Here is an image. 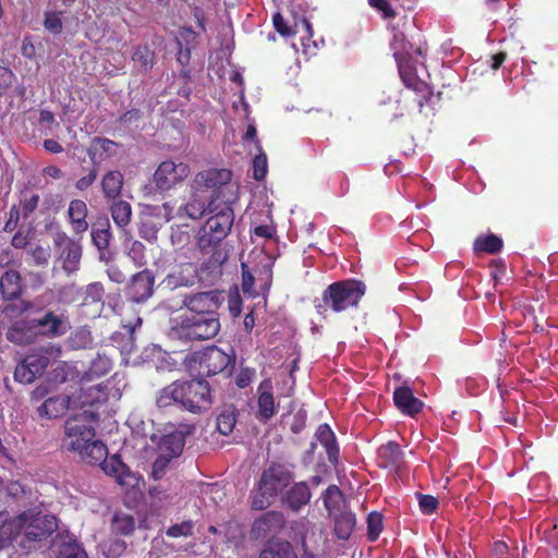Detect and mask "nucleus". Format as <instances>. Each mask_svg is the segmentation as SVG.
Masks as SVG:
<instances>
[{"label":"nucleus","mask_w":558,"mask_h":558,"mask_svg":"<svg viewBox=\"0 0 558 558\" xmlns=\"http://www.w3.org/2000/svg\"><path fill=\"white\" fill-rule=\"evenodd\" d=\"M112 367V362L106 355H98L89 367V373L92 376H102L106 375Z\"/></svg>","instance_id":"45"},{"label":"nucleus","mask_w":558,"mask_h":558,"mask_svg":"<svg viewBox=\"0 0 558 558\" xmlns=\"http://www.w3.org/2000/svg\"><path fill=\"white\" fill-rule=\"evenodd\" d=\"M93 243L99 251L106 250L109 246L111 240V232L109 229V222L105 221L102 228H96L92 230Z\"/></svg>","instance_id":"39"},{"label":"nucleus","mask_w":558,"mask_h":558,"mask_svg":"<svg viewBox=\"0 0 558 558\" xmlns=\"http://www.w3.org/2000/svg\"><path fill=\"white\" fill-rule=\"evenodd\" d=\"M20 515H25L23 519L24 539L21 546L31 549V543L40 542L57 530V519L51 514L36 513L34 510L25 511Z\"/></svg>","instance_id":"6"},{"label":"nucleus","mask_w":558,"mask_h":558,"mask_svg":"<svg viewBox=\"0 0 558 558\" xmlns=\"http://www.w3.org/2000/svg\"><path fill=\"white\" fill-rule=\"evenodd\" d=\"M76 240L70 238L65 232L59 231L53 235V243L54 245L61 251L64 247H69L73 243H75Z\"/></svg>","instance_id":"59"},{"label":"nucleus","mask_w":558,"mask_h":558,"mask_svg":"<svg viewBox=\"0 0 558 558\" xmlns=\"http://www.w3.org/2000/svg\"><path fill=\"white\" fill-rule=\"evenodd\" d=\"M110 214L114 225L125 230L132 219V206L129 202L122 199H113L110 205Z\"/></svg>","instance_id":"27"},{"label":"nucleus","mask_w":558,"mask_h":558,"mask_svg":"<svg viewBox=\"0 0 558 558\" xmlns=\"http://www.w3.org/2000/svg\"><path fill=\"white\" fill-rule=\"evenodd\" d=\"M253 375H254V372L251 371V369H244L242 371L238 377H236V385L240 387V388H245L246 386L250 385V383L252 381V378H253Z\"/></svg>","instance_id":"61"},{"label":"nucleus","mask_w":558,"mask_h":558,"mask_svg":"<svg viewBox=\"0 0 558 558\" xmlns=\"http://www.w3.org/2000/svg\"><path fill=\"white\" fill-rule=\"evenodd\" d=\"M220 330L218 314H179L170 320V336L185 341L208 340Z\"/></svg>","instance_id":"3"},{"label":"nucleus","mask_w":558,"mask_h":558,"mask_svg":"<svg viewBox=\"0 0 558 558\" xmlns=\"http://www.w3.org/2000/svg\"><path fill=\"white\" fill-rule=\"evenodd\" d=\"M44 147L47 151L58 154L63 150L62 146L54 140H46L44 142Z\"/></svg>","instance_id":"63"},{"label":"nucleus","mask_w":558,"mask_h":558,"mask_svg":"<svg viewBox=\"0 0 558 558\" xmlns=\"http://www.w3.org/2000/svg\"><path fill=\"white\" fill-rule=\"evenodd\" d=\"M72 397L76 400L77 412H83L84 409L93 410L94 404L107 401V393L104 390L102 384L81 387L72 392Z\"/></svg>","instance_id":"18"},{"label":"nucleus","mask_w":558,"mask_h":558,"mask_svg":"<svg viewBox=\"0 0 558 558\" xmlns=\"http://www.w3.org/2000/svg\"><path fill=\"white\" fill-rule=\"evenodd\" d=\"M132 59L138 63L141 68L147 70L153 66L154 52L147 46H141L136 48Z\"/></svg>","instance_id":"43"},{"label":"nucleus","mask_w":558,"mask_h":558,"mask_svg":"<svg viewBox=\"0 0 558 558\" xmlns=\"http://www.w3.org/2000/svg\"><path fill=\"white\" fill-rule=\"evenodd\" d=\"M502 247V241L497 235L490 234L485 238H477L474 242L476 252L497 253Z\"/></svg>","instance_id":"35"},{"label":"nucleus","mask_w":558,"mask_h":558,"mask_svg":"<svg viewBox=\"0 0 558 558\" xmlns=\"http://www.w3.org/2000/svg\"><path fill=\"white\" fill-rule=\"evenodd\" d=\"M266 173L267 158L264 153H260L253 160V175L255 180L260 181L265 178Z\"/></svg>","instance_id":"50"},{"label":"nucleus","mask_w":558,"mask_h":558,"mask_svg":"<svg viewBox=\"0 0 558 558\" xmlns=\"http://www.w3.org/2000/svg\"><path fill=\"white\" fill-rule=\"evenodd\" d=\"M36 377L37 375H35V373L31 371L29 367L24 366L22 363H20L15 368L14 378L19 383L31 384L35 380Z\"/></svg>","instance_id":"52"},{"label":"nucleus","mask_w":558,"mask_h":558,"mask_svg":"<svg viewBox=\"0 0 558 558\" xmlns=\"http://www.w3.org/2000/svg\"><path fill=\"white\" fill-rule=\"evenodd\" d=\"M33 262L38 266L48 264L50 257L49 247L36 246L31 251Z\"/></svg>","instance_id":"53"},{"label":"nucleus","mask_w":558,"mask_h":558,"mask_svg":"<svg viewBox=\"0 0 558 558\" xmlns=\"http://www.w3.org/2000/svg\"><path fill=\"white\" fill-rule=\"evenodd\" d=\"M369 4L384 13L386 17L395 16V11L387 0H368Z\"/></svg>","instance_id":"60"},{"label":"nucleus","mask_w":558,"mask_h":558,"mask_svg":"<svg viewBox=\"0 0 558 558\" xmlns=\"http://www.w3.org/2000/svg\"><path fill=\"white\" fill-rule=\"evenodd\" d=\"M157 453H158V456H157L155 462L153 463V470H151V475L154 476L155 480H158L163 476L169 462L172 460V458H170V457H167L159 452H157Z\"/></svg>","instance_id":"51"},{"label":"nucleus","mask_w":558,"mask_h":558,"mask_svg":"<svg viewBox=\"0 0 558 558\" xmlns=\"http://www.w3.org/2000/svg\"><path fill=\"white\" fill-rule=\"evenodd\" d=\"M271 381L266 379L258 386V417L267 421L276 413L277 405L272 396Z\"/></svg>","instance_id":"22"},{"label":"nucleus","mask_w":558,"mask_h":558,"mask_svg":"<svg viewBox=\"0 0 558 558\" xmlns=\"http://www.w3.org/2000/svg\"><path fill=\"white\" fill-rule=\"evenodd\" d=\"M378 456L383 466L395 468L401 463L403 454L398 444L388 442L379 448Z\"/></svg>","instance_id":"31"},{"label":"nucleus","mask_w":558,"mask_h":558,"mask_svg":"<svg viewBox=\"0 0 558 558\" xmlns=\"http://www.w3.org/2000/svg\"><path fill=\"white\" fill-rule=\"evenodd\" d=\"M44 26L53 35L60 34L62 31V21L59 14L56 12H46Z\"/></svg>","instance_id":"48"},{"label":"nucleus","mask_w":558,"mask_h":558,"mask_svg":"<svg viewBox=\"0 0 558 558\" xmlns=\"http://www.w3.org/2000/svg\"><path fill=\"white\" fill-rule=\"evenodd\" d=\"M231 180V172L227 169H209L196 174L192 189L193 191L205 192V190H213L216 194L214 199H218L219 195L223 193L226 186Z\"/></svg>","instance_id":"10"},{"label":"nucleus","mask_w":558,"mask_h":558,"mask_svg":"<svg viewBox=\"0 0 558 558\" xmlns=\"http://www.w3.org/2000/svg\"><path fill=\"white\" fill-rule=\"evenodd\" d=\"M124 549V543L121 541H112L109 544H105L102 547V550L108 558H118Z\"/></svg>","instance_id":"55"},{"label":"nucleus","mask_w":558,"mask_h":558,"mask_svg":"<svg viewBox=\"0 0 558 558\" xmlns=\"http://www.w3.org/2000/svg\"><path fill=\"white\" fill-rule=\"evenodd\" d=\"M207 197L202 194L199 191H194L192 199L184 206V210L186 215L192 219H199L203 215L208 213H214L217 210L216 199H211L210 203L206 206Z\"/></svg>","instance_id":"25"},{"label":"nucleus","mask_w":558,"mask_h":558,"mask_svg":"<svg viewBox=\"0 0 558 558\" xmlns=\"http://www.w3.org/2000/svg\"><path fill=\"white\" fill-rule=\"evenodd\" d=\"M214 215L208 218L204 226V233L209 236L207 244L218 243L225 239L231 230L234 220L233 209L230 206V201H226L222 208L213 213Z\"/></svg>","instance_id":"8"},{"label":"nucleus","mask_w":558,"mask_h":558,"mask_svg":"<svg viewBox=\"0 0 558 558\" xmlns=\"http://www.w3.org/2000/svg\"><path fill=\"white\" fill-rule=\"evenodd\" d=\"M25 515H11L7 510L0 511V550L12 546L21 535Z\"/></svg>","instance_id":"14"},{"label":"nucleus","mask_w":558,"mask_h":558,"mask_svg":"<svg viewBox=\"0 0 558 558\" xmlns=\"http://www.w3.org/2000/svg\"><path fill=\"white\" fill-rule=\"evenodd\" d=\"M61 554L65 558H87L85 549L76 541L63 543Z\"/></svg>","instance_id":"47"},{"label":"nucleus","mask_w":558,"mask_h":558,"mask_svg":"<svg viewBox=\"0 0 558 558\" xmlns=\"http://www.w3.org/2000/svg\"><path fill=\"white\" fill-rule=\"evenodd\" d=\"M68 411H71V414L77 413L76 400L73 399L72 393L48 398L38 408L39 415L47 418L59 417Z\"/></svg>","instance_id":"16"},{"label":"nucleus","mask_w":558,"mask_h":558,"mask_svg":"<svg viewBox=\"0 0 558 558\" xmlns=\"http://www.w3.org/2000/svg\"><path fill=\"white\" fill-rule=\"evenodd\" d=\"M105 294L104 286L99 282H93L86 287L84 305L101 304Z\"/></svg>","instance_id":"41"},{"label":"nucleus","mask_w":558,"mask_h":558,"mask_svg":"<svg viewBox=\"0 0 558 558\" xmlns=\"http://www.w3.org/2000/svg\"><path fill=\"white\" fill-rule=\"evenodd\" d=\"M101 462L104 471L107 474L114 476L120 485L130 484V478L132 476L126 472L125 464L118 457L113 456L109 460L105 458Z\"/></svg>","instance_id":"29"},{"label":"nucleus","mask_w":558,"mask_h":558,"mask_svg":"<svg viewBox=\"0 0 558 558\" xmlns=\"http://www.w3.org/2000/svg\"><path fill=\"white\" fill-rule=\"evenodd\" d=\"M141 325L142 318L140 316H136L133 320H123V331H118L112 335V344L123 356H128L134 351V331Z\"/></svg>","instance_id":"17"},{"label":"nucleus","mask_w":558,"mask_h":558,"mask_svg":"<svg viewBox=\"0 0 558 558\" xmlns=\"http://www.w3.org/2000/svg\"><path fill=\"white\" fill-rule=\"evenodd\" d=\"M125 248L128 256L137 267H142L146 264L145 246L142 242L129 240L125 244Z\"/></svg>","instance_id":"36"},{"label":"nucleus","mask_w":558,"mask_h":558,"mask_svg":"<svg viewBox=\"0 0 558 558\" xmlns=\"http://www.w3.org/2000/svg\"><path fill=\"white\" fill-rule=\"evenodd\" d=\"M272 23L276 31L284 37L292 36L295 33V31L287 25L283 16L280 13L274 14Z\"/></svg>","instance_id":"54"},{"label":"nucleus","mask_w":558,"mask_h":558,"mask_svg":"<svg viewBox=\"0 0 558 558\" xmlns=\"http://www.w3.org/2000/svg\"><path fill=\"white\" fill-rule=\"evenodd\" d=\"M220 301L219 295L215 291L201 292L196 294L186 295L183 300V305L187 308L183 314H217Z\"/></svg>","instance_id":"12"},{"label":"nucleus","mask_w":558,"mask_h":558,"mask_svg":"<svg viewBox=\"0 0 558 558\" xmlns=\"http://www.w3.org/2000/svg\"><path fill=\"white\" fill-rule=\"evenodd\" d=\"M189 174L190 168L186 163L166 160L155 171L154 182L159 190L168 191L182 183Z\"/></svg>","instance_id":"9"},{"label":"nucleus","mask_w":558,"mask_h":558,"mask_svg":"<svg viewBox=\"0 0 558 558\" xmlns=\"http://www.w3.org/2000/svg\"><path fill=\"white\" fill-rule=\"evenodd\" d=\"M396 407L408 415H415L423 408V402L414 397L412 390L408 387H399L393 392Z\"/></svg>","instance_id":"21"},{"label":"nucleus","mask_w":558,"mask_h":558,"mask_svg":"<svg viewBox=\"0 0 558 558\" xmlns=\"http://www.w3.org/2000/svg\"><path fill=\"white\" fill-rule=\"evenodd\" d=\"M232 362V356L217 347L205 349L199 356V368L207 376L222 372Z\"/></svg>","instance_id":"13"},{"label":"nucleus","mask_w":558,"mask_h":558,"mask_svg":"<svg viewBox=\"0 0 558 558\" xmlns=\"http://www.w3.org/2000/svg\"><path fill=\"white\" fill-rule=\"evenodd\" d=\"M38 336L59 338L71 328L69 318L63 311H46L32 318Z\"/></svg>","instance_id":"7"},{"label":"nucleus","mask_w":558,"mask_h":558,"mask_svg":"<svg viewBox=\"0 0 558 558\" xmlns=\"http://www.w3.org/2000/svg\"><path fill=\"white\" fill-rule=\"evenodd\" d=\"M24 366L29 367L35 375L39 376L44 373L48 366L49 359L41 354H29L22 362Z\"/></svg>","instance_id":"40"},{"label":"nucleus","mask_w":558,"mask_h":558,"mask_svg":"<svg viewBox=\"0 0 558 558\" xmlns=\"http://www.w3.org/2000/svg\"><path fill=\"white\" fill-rule=\"evenodd\" d=\"M191 533L192 524L190 522L172 525L167 531V535L170 537L187 536Z\"/></svg>","instance_id":"56"},{"label":"nucleus","mask_w":558,"mask_h":558,"mask_svg":"<svg viewBox=\"0 0 558 558\" xmlns=\"http://www.w3.org/2000/svg\"><path fill=\"white\" fill-rule=\"evenodd\" d=\"M97 179V171L96 169H90L88 173L81 179H78L75 183V187L78 191H85L87 190Z\"/></svg>","instance_id":"58"},{"label":"nucleus","mask_w":558,"mask_h":558,"mask_svg":"<svg viewBox=\"0 0 558 558\" xmlns=\"http://www.w3.org/2000/svg\"><path fill=\"white\" fill-rule=\"evenodd\" d=\"M81 257L82 246L78 241H76L69 247H64L59 253V259L62 263V268L68 274H73L78 269Z\"/></svg>","instance_id":"26"},{"label":"nucleus","mask_w":558,"mask_h":558,"mask_svg":"<svg viewBox=\"0 0 558 558\" xmlns=\"http://www.w3.org/2000/svg\"><path fill=\"white\" fill-rule=\"evenodd\" d=\"M154 282V276L148 270L135 274L126 288L128 298L134 303L146 301L153 294Z\"/></svg>","instance_id":"15"},{"label":"nucleus","mask_w":558,"mask_h":558,"mask_svg":"<svg viewBox=\"0 0 558 558\" xmlns=\"http://www.w3.org/2000/svg\"><path fill=\"white\" fill-rule=\"evenodd\" d=\"M33 319L16 322L7 332L9 341L15 344H29L35 341L37 331Z\"/></svg>","instance_id":"20"},{"label":"nucleus","mask_w":558,"mask_h":558,"mask_svg":"<svg viewBox=\"0 0 558 558\" xmlns=\"http://www.w3.org/2000/svg\"><path fill=\"white\" fill-rule=\"evenodd\" d=\"M420 509L425 514L433 513L438 507V500L432 495L416 494Z\"/></svg>","instance_id":"49"},{"label":"nucleus","mask_w":558,"mask_h":558,"mask_svg":"<svg viewBox=\"0 0 558 558\" xmlns=\"http://www.w3.org/2000/svg\"><path fill=\"white\" fill-rule=\"evenodd\" d=\"M236 423L233 411H225L217 417V429L220 434L228 436L232 433Z\"/></svg>","instance_id":"42"},{"label":"nucleus","mask_w":558,"mask_h":558,"mask_svg":"<svg viewBox=\"0 0 558 558\" xmlns=\"http://www.w3.org/2000/svg\"><path fill=\"white\" fill-rule=\"evenodd\" d=\"M87 205L84 201L73 199L70 202L68 208V217L74 233L82 234L87 231Z\"/></svg>","instance_id":"23"},{"label":"nucleus","mask_w":558,"mask_h":558,"mask_svg":"<svg viewBox=\"0 0 558 558\" xmlns=\"http://www.w3.org/2000/svg\"><path fill=\"white\" fill-rule=\"evenodd\" d=\"M39 195L34 192H25L20 201V208L23 217H28L38 206Z\"/></svg>","instance_id":"44"},{"label":"nucleus","mask_w":558,"mask_h":558,"mask_svg":"<svg viewBox=\"0 0 558 558\" xmlns=\"http://www.w3.org/2000/svg\"><path fill=\"white\" fill-rule=\"evenodd\" d=\"M158 408L177 404L191 413L208 411L213 404L209 383L204 379L175 380L157 392Z\"/></svg>","instance_id":"2"},{"label":"nucleus","mask_w":558,"mask_h":558,"mask_svg":"<svg viewBox=\"0 0 558 558\" xmlns=\"http://www.w3.org/2000/svg\"><path fill=\"white\" fill-rule=\"evenodd\" d=\"M290 482L289 473L280 465L268 468L262 475L257 493L254 495L252 506L254 509L267 508L271 500Z\"/></svg>","instance_id":"5"},{"label":"nucleus","mask_w":558,"mask_h":558,"mask_svg":"<svg viewBox=\"0 0 558 558\" xmlns=\"http://www.w3.org/2000/svg\"><path fill=\"white\" fill-rule=\"evenodd\" d=\"M135 527L134 519L124 513H117L112 520V531L117 534L129 535Z\"/></svg>","instance_id":"37"},{"label":"nucleus","mask_w":558,"mask_h":558,"mask_svg":"<svg viewBox=\"0 0 558 558\" xmlns=\"http://www.w3.org/2000/svg\"><path fill=\"white\" fill-rule=\"evenodd\" d=\"M124 183L123 174L118 170H110L104 174L100 181L101 192L106 199L119 198Z\"/></svg>","instance_id":"24"},{"label":"nucleus","mask_w":558,"mask_h":558,"mask_svg":"<svg viewBox=\"0 0 558 558\" xmlns=\"http://www.w3.org/2000/svg\"><path fill=\"white\" fill-rule=\"evenodd\" d=\"M383 530V517L378 512H372L367 518V533L372 541H375Z\"/></svg>","instance_id":"46"},{"label":"nucleus","mask_w":558,"mask_h":558,"mask_svg":"<svg viewBox=\"0 0 558 558\" xmlns=\"http://www.w3.org/2000/svg\"><path fill=\"white\" fill-rule=\"evenodd\" d=\"M316 438L325 447L329 461L337 459L338 449L335 444V434L327 424H322L316 430Z\"/></svg>","instance_id":"32"},{"label":"nucleus","mask_w":558,"mask_h":558,"mask_svg":"<svg viewBox=\"0 0 558 558\" xmlns=\"http://www.w3.org/2000/svg\"><path fill=\"white\" fill-rule=\"evenodd\" d=\"M284 524L286 519L281 512H266L253 522L251 537L253 539H266L274 537L281 532Z\"/></svg>","instance_id":"11"},{"label":"nucleus","mask_w":558,"mask_h":558,"mask_svg":"<svg viewBox=\"0 0 558 558\" xmlns=\"http://www.w3.org/2000/svg\"><path fill=\"white\" fill-rule=\"evenodd\" d=\"M355 525V518L352 513L345 512L335 520V533L340 539H348Z\"/></svg>","instance_id":"34"},{"label":"nucleus","mask_w":558,"mask_h":558,"mask_svg":"<svg viewBox=\"0 0 558 558\" xmlns=\"http://www.w3.org/2000/svg\"><path fill=\"white\" fill-rule=\"evenodd\" d=\"M228 307L233 317H238L242 312V299L238 292L228 298Z\"/></svg>","instance_id":"57"},{"label":"nucleus","mask_w":558,"mask_h":558,"mask_svg":"<svg viewBox=\"0 0 558 558\" xmlns=\"http://www.w3.org/2000/svg\"><path fill=\"white\" fill-rule=\"evenodd\" d=\"M254 233L257 236L269 239L272 235V229L269 226H258L254 229Z\"/></svg>","instance_id":"64"},{"label":"nucleus","mask_w":558,"mask_h":558,"mask_svg":"<svg viewBox=\"0 0 558 558\" xmlns=\"http://www.w3.org/2000/svg\"><path fill=\"white\" fill-rule=\"evenodd\" d=\"M342 493L336 485H330L324 494V504L329 513L340 509Z\"/></svg>","instance_id":"38"},{"label":"nucleus","mask_w":558,"mask_h":558,"mask_svg":"<svg viewBox=\"0 0 558 558\" xmlns=\"http://www.w3.org/2000/svg\"><path fill=\"white\" fill-rule=\"evenodd\" d=\"M21 277L17 271L9 270L0 279V291L4 299L12 300L21 293Z\"/></svg>","instance_id":"28"},{"label":"nucleus","mask_w":558,"mask_h":558,"mask_svg":"<svg viewBox=\"0 0 558 558\" xmlns=\"http://www.w3.org/2000/svg\"><path fill=\"white\" fill-rule=\"evenodd\" d=\"M259 558H296L288 542L270 543L259 555Z\"/></svg>","instance_id":"33"},{"label":"nucleus","mask_w":558,"mask_h":558,"mask_svg":"<svg viewBox=\"0 0 558 558\" xmlns=\"http://www.w3.org/2000/svg\"><path fill=\"white\" fill-rule=\"evenodd\" d=\"M364 293L365 286L360 281H338L324 291L322 301L316 303L315 307L322 316H325L328 307L333 312H342L357 305Z\"/></svg>","instance_id":"4"},{"label":"nucleus","mask_w":558,"mask_h":558,"mask_svg":"<svg viewBox=\"0 0 558 558\" xmlns=\"http://www.w3.org/2000/svg\"><path fill=\"white\" fill-rule=\"evenodd\" d=\"M98 414L94 410L70 414L64 422L61 446L64 450L77 453L88 463H98L107 458L106 445L96 439L95 424Z\"/></svg>","instance_id":"1"},{"label":"nucleus","mask_w":558,"mask_h":558,"mask_svg":"<svg viewBox=\"0 0 558 558\" xmlns=\"http://www.w3.org/2000/svg\"><path fill=\"white\" fill-rule=\"evenodd\" d=\"M107 274L109 279L113 282L121 283L125 280V275L118 267L111 266L108 268Z\"/></svg>","instance_id":"62"},{"label":"nucleus","mask_w":558,"mask_h":558,"mask_svg":"<svg viewBox=\"0 0 558 558\" xmlns=\"http://www.w3.org/2000/svg\"><path fill=\"white\" fill-rule=\"evenodd\" d=\"M311 499V492L305 482L295 484L287 494L286 500L293 510H299L305 506Z\"/></svg>","instance_id":"30"},{"label":"nucleus","mask_w":558,"mask_h":558,"mask_svg":"<svg viewBox=\"0 0 558 558\" xmlns=\"http://www.w3.org/2000/svg\"><path fill=\"white\" fill-rule=\"evenodd\" d=\"M185 442V434L182 430H173L160 436L157 440V452L170 458L181 454Z\"/></svg>","instance_id":"19"}]
</instances>
